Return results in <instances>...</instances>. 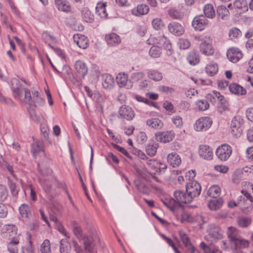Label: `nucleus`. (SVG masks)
Wrapping results in <instances>:
<instances>
[{
    "label": "nucleus",
    "instance_id": "1",
    "mask_svg": "<svg viewBox=\"0 0 253 253\" xmlns=\"http://www.w3.org/2000/svg\"><path fill=\"white\" fill-rule=\"evenodd\" d=\"M71 226L75 236L84 244L85 251L87 253H96V243L98 241L96 231L91 229L89 231V235H86L83 233L81 226L76 221H72Z\"/></svg>",
    "mask_w": 253,
    "mask_h": 253
},
{
    "label": "nucleus",
    "instance_id": "2",
    "mask_svg": "<svg viewBox=\"0 0 253 253\" xmlns=\"http://www.w3.org/2000/svg\"><path fill=\"white\" fill-rule=\"evenodd\" d=\"M195 176V171L193 170L186 173V178H188L190 180L186 184V191L190 197H192V200L194 197L198 196L201 191L200 184L197 181L192 180Z\"/></svg>",
    "mask_w": 253,
    "mask_h": 253
},
{
    "label": "nucleus",
    "instance_id": "3",
    "mask_svg": "<svg viewBox=\"0 0 253 253\" xmlns=\"http://www.w3.org/2000/svg\"><path fill=\"white\" fill-rule=\"evenodd\" d=\"M14 97L22 103H28L31 97L30 91L27 88L17 87L14 88L12 87Z\"/></svg>",
    "mask_w": 253,
    "mask_h": 253
},
{
    "label": "nucleus",
    "instance_id": "4",
    "mask_svg": "<svg viewBox=\"0 0 253 253\" xmlns=\"http://www.w3.org/2000/svg\"><path fill=\"white\" fill-rule=\"evenodd\" d=\"M232 152L231 147L228 144H223L216 149L215 154L220 161L224 162L229 159Z\"/></svg>",
    "mask_w": 253,
    "mask_h": 253
},
{
    "label": "nucleus",
    "instance_id": "5",
    "mask_svg": "<svg viewBox=\"0 0 253 253\" xmlns=\"http://www.w3.org/2000/svg\"><path fill=\"white\" fill-rule=\"evenodd\" d=\"M212 124V120L209 117H203L197 120L194 125L197 131H204L209 129Z\"/></svg>",
    "mask_w": 253,
    "mask_h": 253
},
{
    "label": "nucleus",
    "instance_id": "6",
    "mask_svg": "<svg viewBox=\"0 0 253 253\" xmlns=\"http://www.w3.org/2000/svg\"><path fill=\"white\" fill-rule=\"evenodd\" d=\"M200 44V50L207 56L212 55L214 53V49L211 44V40L209 36H206Z\"/></svg>",
    "mask_w": 253,
    "mask_h": 253
},
{
    "label": "nucleus",
    "instance_id": "7",
    "mask_svg": "<svg viewBox=\"0 0 253 253\" xmlns=\"http://www.w3.org/2000/svg\"><path fill=\"white\" fill-rule=\"evenodd\" d=\"M116 82L120 87L130 89L133 86L132 82L128 80V75L125 73H119L116 76Z\"/></svg>",
    "mask_w": 253,
    "mask_h": 253
},
{
    "label": "nucleus",
    "instance_id": "8",
    "mask_svg": "<svg viewBox=\"0 0 253 253\" xmlns=\"http://www.w3.org/2000/svg\"><path fill=\"white\" fill-rule=\"evenodd\" d=\"M226 56L230 61L235 63L242 58L243 54L239 48L231 47L227 50Z\"/></svg>",
    "mask_w": 253,
    "mask_h": 253
},
{
    "label": "nucleus",
    "instance_id": "9",
    "mask_svg": "<svg viewBox=\"0 0 253 253\" xmlns=\"http://www.w3.org/2000/svg\"><path fill=\"white\" fill-rule=\"evenodd\" d=\"M156 140L160 142L166 143L172 141L175 136L173 131L158 132L155 134Z\"/></svg>",
    "mask_w": 253,
    "mask_h": 253
},
{
    "label": "nucleus",
    "instance_id": "10",
    "mask_svg": "<svg viewBox=\"0 0 253 253\" xmlns=\"http://www.w3.org/2000/svg\"><path fill=\"white\" fill-rule=\"evenodd\" d=\"M243 120L239 116L233 118L231 123V129L232 134L235 136H238L242 132V125Z\"/></svg>",
    "mask_w": 253,
    "mask_h": 253
},
{
    "label": "nucleus",
    "instance_id": "11",
    "mask_svg": "<svg viewBox=\"0 0 253 253\" xmlns=\"http://www.w3.org/2000/svg\"><path fill=\"white\" fill-rule=\"evenodd\" d=\"M208 23V20L205 16L203 15H200L196 16L192 23L193 27L198 31L203 30Z\"/></svg>",
    "mask_w": 253,
    "mask_h": 253
},
{
    "label": "nucleus",
    "instance_id": "12",
    "mask_svg": "<svg viewBox=\"0 0 253 253\" xmlns=\"http://www.w3.org/2000/svg\"><path fill=\"white\" fill-rule=\"evenodd\" d=\"M103 87L106 90H111L115 86L114 78L110 74H104L100 76Z\"/></svg>",
    "mask_w": 253,
    "mask_h": 253
},
{
    "label": "nucleus",
    "instance_id": "13",
    "mask_svg": "<svg viewBox=\"0 0 253 253\" xmlns=\"http://www.w3.org/2000/svg\"><path fill=\"white\" fill-rule=\"evenodd\" d=\"M28 104L31 107H37L43 106L44 104V101L41 96L39 92L35 91L32 92V95L31 94Z\"/></svg>",
    "mask_w": 253,
    "mask_h": 253
},
{
    "label": "nucleus",
    "instance_id": "14",
    "mask_svg": "<svg viewBox=\"0 0 253 253\" xmlns=\"http://www.w3.org/2000/svg\"><path fill=\"white\" fill-rule=\"evenodd\" d=\"M199 154L201 158L207 160H211L213 157V152L211 148L206 145L199 146Z\"/></svg>",
    "mask_w": 253,
    "mask_h": 253
},
{
    "label": "nucleus",
    "instance_id": "15",
    "mask_svg": "<svg viewBox=\"0 0 253 253\" xmlns=\"http://www.w3.org/2000/svg\"><path fill=\"white\" fill-rule=\"evenodd\" d=\"M242 194L245 196V199L246 202L247 200L249 201V203L247 204V206L242 205V211L244 213H248L250 211H252L253 208V198L251 195V194L246 190H242Z\"/></svg>",
    "mask_w": 253,
    "mask_h": 253
},
{
    "label": "nucleus",
    "instance_id": "16",
    "mask_svg": "<svg viewBox=\"0 0 253 253\" xmlns=\"http://www.w3.org/2000/svg\"><path fill=\"white\" fill-rule=\"evenodd\" d=\"M174 196L180 204L181 203H189L192 201V197H190L186 191L185 193L181 190L174 192Z\"/></svg>",
    "mask_w": 253,
    "mask_h": 253
},
{
    "label": "nucleus",
    "instance_id": "17",
    "mask_svg": "<svg viewBox=\"0 0 253 253\" xmlns=\"http://www.w3.org/2000/svg\"><path fill=\"white\" fill-rule=\"evenodd\" d=\"M169 31L176 36H181L184 32L183 26L176 22H171L168 25Z\"/></svg>",
    "mask_w": 253,
    "mask_h": 253
},
{
    "label": "nucleus",
    "instance_id": "18",
    "mask_svg": "<svg viewBox=\"0 0 253 253\" xmlns=\"http://www.w3.org/2000/svg\"><path fill=\"white\" fill-rule=\"evenodd\" d=\"M164 205L171 211H174L181 207L177 200L172 198H165L161 199Z\"/></svg>",
    "mask_w": 253,
    "mask_h": 253
},
{
    "label": "nucleus",
    "instance_id": "19",
    "mask_svg": "<svg viewBox=\"0 0 253 253\" xmlns=\"http://www.w3.org/2000/svg\"><path fill=\"white\" fill-rule=\"evenodd\" d=\"M119 114L128 121L132 120L135 116L132 109L128 106H122L119 110Z\"/></svg>",
    "mask_w": 253,
    "mask_h": 253
},
{
    "label": "nucleus",
    "instance_id": "20",
    "mask_svg": "<svg viewBox=\"0 0 253 253\" xmlns=\"http://www.w3.org/2000/svg\"><path fill=\"white\" fill-rule=\"evenodd\" d=\"M73 40L74 42L81 48L85 49L88 46V40L84 35L78 34L74 35Z\"/></svg>",
    "mask_w": 253,
    "mask_h": 253
},
{
    "label": "nucleus",
    "instance_id": "21",
    "mask_svg": "<svg viewBox=\"0 0 253 253\" xmlns=\"http://www.w3.org/2000/svg\"><path fill=\"white\" fill-rule=\"evenodd\" d=\"M75 67L76 71L79 76L84 78L87 73V67L86 64L82 60H78L75 64Z\"/></svg>",
    "mask_w": 253,
    "mask_h": 253
},
{
    "label": "nucleus",
    "instance_id": "22",
    "mask_svg": "<svg viewBox=\"0 0 253 253\" xmlns=\"http://www.w3.org/2000/svg\"><path fill=\"white\" fill-rule=\"evenodd\" d=\"M105 40L107 43L112 46L117 45L121 42L120 36L114 33L106 35Z\"/></svg>",
    "mask_w": 253,
    "mask_h": 253
},
{
    "label": "nucleus",
    "instance_id": "23",
    "mask_svg": "<svg viewBox=\"0 0 253 253\" xmlns=\"http://www.w3.org/2000/svg\"><path fill=\"white\" fill-rule=\"evenodd\" d=\"M222 233V231L220 228L214 225H211L209 228V235L214 240L221 239Z\"/></svg>",
    "mask_w": 253,
    "mask_h": 253
},
{
    "label": "nucleus",
    "instance_id": "24",
    "mask_svg": "<svg viewBox=\"0 0 253 253\" xmlns=\"http://www.w3.org/2000/svg\"><path fill=\"white\" fill-rule=\"evenodd\" d=\"M149 11V6L145 4H140L135 8L132 9L131 12L133 15L139 16L146 14Z\"/></svg>",
    "mask_w": 253,
    "mask_h": 253
},
{
    "label": "nucleus",
    "instance_id": "25",
    "mask_svg": "<svg viewBox=\"0 0 253 253\" xmlns=\"http://www.w3.org/2000/svg\"><path fill=\"white\" fill-rule=\"evenodd\" d=\"M179 235L185 247L191 253H194L195 251V248L192 245L190 239L186 233L182 231H180L179 232Z\"/></svg>",
    "mask_w": 253,
    "mask_h": 253
},
{
    "label": "nucleus",
    "instance_id": "26",
    "mask_svg": "<svg viewBox=\"0 0 253 253\" xmlns=\"http://www.w3.org/2000/svg\"><path fill=\"white\" fill-rule=\"evenodd\" d=\"M43 151H44V148L42 143L38 140H34L31 149L33 157L35 158L40 152Z\"/></svg>",
    "mask_w": 253,
    "mask_h": 253
},
{
    "label": "nucleus",
    "instance_id": "27",
    "mask_svg": "<svg viewBox=\"0 0 253 253\" xmlns=\"http://www.w3.org/2000/svg\"><path fill=\"white\" fill-rule=\"evenodd\" d=\"M167 158L168 163L173 168L178 167L181 164L180 156L175 152L169 154Z\"/></svg>",
    "mask_w": 253,
    "mask_h": 253
},
{
    "label": "nucleus",
    "instance_id": "28",
    "mask_svg": "<svg viewBox=\"0 0 253 253\" xmlns=\"http://www.w3.org/2000/svg\"><path fill=\"white\" fill-rule=\"evenodd\" d=\"M55 4L60 11L68 12L71 9L70 4L67 0H55Z\"/></svg>",
    "mask_w": 253,
    "mask_h": 253
},
{
    "label": "nucleus",
    "instance_id": "29",
    "mask_svg": "<svg viewBox=\"0 0 253 253\" xmlns=\"http://www.w3.org/2000/svg\"><path fill=\"white\" fill-rule=\"evenodd\" d=\"M146 125L155 129H160L164 126L163 122L158 118L148 119L146 122Z\"/></svg>",
    "mask_w": 253,
    "mask_h": 253
},
{
    "label": "nucleus",
    "instance_id": "30",
    "mask_svg": "<svg viewBox=\"0 0 253 253\" xmlns=\"http://www.w3.org/2000/svg\"><path fill=\"white\" fill-rule=\"evenodd\" d=\"M227 234L231 242L234 244L241 237L237 229L233 227L228 228Z\"/></svg>",
    "mask_w": 253,
    "mask_h": 253
},
{
    "label": "nucleus",
    "instance_id": "31",
    "mask_svg": "<svg viewBox=\"0 0 253 253\" xmlns=\"http://www.w3.org/2000/svg\"><path fill=\"white\" fill-rule=\"evenodd\" d=\"M206 73L209 76H214L218 72V66L217 63L211 61L210 62L206 67Z\"/></svg>",
    "mask_w": 253,
    "mask_h": 253
},
{
    "label": "nucleus",
    "instance_id": "32",
    "mask_svg": "<svg viewBox=\"0 0 253 253\" xmlns=\"http://www.w3.org/2000/svg\"><path fill=\"white\" fill-rule=\"evenodd\" d=\"M106 6V3L98 2L96 6V13L102 18H106L108 16Z\"/></svg>",
    "mask_w": 253,
    "mask_h": 253
},
{
    "label": "nucleus",
    "instance_id": "33",
    "mask_svg": "<svg viewBox=\"0 0 253 253\" xmlns=\"http://www.w3.org/2000/svg\"><path fill=\"white\" fill-rule=\"evenodd\" d=\"M158 41L157 43L159 45L158 46H163L166 49L169 50L171 47V45L168 39L164 35L158 37L156 39Z\"/></svg>",
    "mask_w": 253,
    "mask_h": 253
},
{
    "label": "nucleus",
    "instance_id": "34",
    "mask_svg": "<svg viewBox=\"0 0 253 253\" xmlns=\"http://www.w3.org/2000/svg\"><path fill=\"white\" fill-rule=\"evenodd\" d=\"M228 88L231 92L238 95H244L246 93V90L243 87L236 84H230Z\"/></svg>",
    "mask_w": 253,
    "mask_h": 253
},
{
    "label": "nucleus",
    "instance_id": "35",
    "mask_svg": "<svg viewBox=\"0 0 253 253\" xmlns=\"http://www.w3.org/2000/svg\"><path fill=\"white\" fill-rule=\"evenodd\" d=\"M19 211L21 216L23 218H28L32 215L31 209L27 204H22L19 208Z\"/></svg>",
    "mask_w": 253,
    "mask_h": 253
},
{
    "label": "nucleus",
    "instance_id": "36",
    "mask_svg": "<svg viewBox=\"0 0 253 253\" xmlns=\"http://www.w3.org/2000/svg\"><path fill=\"white\" fill-rule=\"evenodd\" d=\"M222 203L221 199L214 198L209 202L208 206L210 210L216 211L221 208Z\"/></svg>",
    "mask_w": 253,
    "mask_h": 253
},
{
    "label": "nucleus",
    "instance_id": "37",
    "mask_svg": "<svg viewBox=\"0 0 253 253\" xmlns=\"http://www.w3.org/2000/svg\"><path fill=\"white\" fill-rule=\"evenodd\" d=\"M75 241L72 240L71 243H69L66 239H62L60 241V250L61 253H69L71 250V246H73L72 245V242ZM74 248V247H73Z\"/></svg>",
    "mask_w": 253,
    "mask_h": 253
},
{
    "label": "nucleus",
    "instance_id": "38",
    "mask_svg": "<svg viewBox=\"0 0 253 253\" xmlns=\"http://www.w3.org/2000/svg\"><path fill=\"white\" fill-rule=\"evenodd\" d=\"M159 147L158 143L154 142H149L146 147V152L150 156H154Z\"/></svg>",
    "mask_w": 253,
    "mask_h": 253
},
{
    "label": "nucleus",
    "instance_id": "39",
    "mask_svg": "<svg viewBox=\"0 0 253 253\" xmlns=\"http://www.w3.org/2000/svg\"><path fill=\"white\" fill-rule=\"evenodd\" d=\"M205 17L212 19L215 17V13L213 6L211 4H207L204 7Z\"/></svg>",
    "mask_w": 253,
    "mask_h": 253
},
{
    "label": "nucleus",
    "instance_id": "40",
    "mask_svg": "<svg viewBox=\"0 0 253 253\" xmlns=\"http://www.w3.org/2000/svg\"><path fill=\"white\" fill-rule=\"evenodd\" d=\"M187 59L188 62L192 65H196L200 61L199 54L195 51L189 52L187 56Z\"/></svg>",
    "mask_w": 253,
    "mask_h": 253
},
{
    "label": "nucleus",
    "instance_id": "41",
    "mask_svg": "<svg viewBox=\"0 0 253 253\" xmlns=\"http://www.w3.org/2000/svg\"><path fill=\"white\" fill-rule=\"evenodd\" d=\"M147 76L149 78L155 81H160L163 79L162 73L155 70H149L147 72Z\"/></svg>",
    "mask_w": 253,
    "mask_h": 253
},
{
    "label": "nucleus",
    "instance_id": "42",
    "mask_svg": "<svg viewBox=\"0 0 253 253\" xmlns=\"http://www.w3.org/2000/svg\"><path fill=\"white\" fill-rule=\"evenodd\" d=\"M217 13L219 17L222 19H226L229 15L228 9L223 5H220L217 7Z\"/></svg>",
    "mask_w": 253,
    "mask_h": 253
},
{
    "label": "nucleus",
    "instance_id": "43",
    "mask_svg": "<svg viewBox=\"0 0 253 253\" xmlns=\"http://www.w3.org/2000/svg\"><path fill=\"white\" fill-rule=\"evenodd\" d=\"M19 243V240L17 238H13L7 244V249L11 253H17L18 249L16 245Z\"/></svg>",
    "mask_w": 253,
    "mask_h": 253
},
{
    "label": "nucleus",
    "instance_id": "44",
    "mask_svg": "<svg viewBox=\"0 0 253 253\" xmlns=\"http://www.w3.org/2000/svg\"><path fill=\"white\" fill-rule=\"evenodd\" d=\"M4 229L5 230L6 236H8L12 239L15 238V236L16 234V227L14 225H6L5 226Z\"/></svg>",
    "mask_w": 253,
    "mask_h": 253
},
{
    "label": "nucleus",
    "instance_id": "45",
    "mask_svg": "<svg viewBox=\"0 0 253 253\" xmlns=\"http://www.w3.org/2000/svg\"><path fill=\"white\" fill-rule=\"evenodd\" d=\"M220 193V188L217 185L211 186L208 191V195L213 198H216Z\"/></svg>",
    "mask_w": 253,
    "mask_h": 253
},
{
    "label": "nucleus",
    "instance_id": "46",
    "mask_svg": "<svg viewBox=\"0 0 253 253\" xmlns=\"http://www.w3.org/2000/svg\"><path fill=\"white\" fill-rule=\"evenodd\" d=\"M147 164L149 167V168L151 170L154 171V173L158 172V167L160 166V164L159 162H157L154 159H151L148 160L147 161Z\"/></svg>",
    "mask_w": 253,
    "mask_h": 253
},
{
    "label": "nucleus",
    "instance_id": "47",
    "mask_svg": "<svg viewBox=\"0 0 253 253\" xmlns=\"http://www.w3.org/2000/svg\"><path fill=\"white\" fill-rule=\"evenodd\" d=\"M243 171L241 169L236 170L232 174V180L235 184H238L242 179Z\"/></svg>",
    "mask_w": 253,
    "mask_h": 253
},
{
    "label": "nucleus",
    "instance_id": "48",
    "mask_svg": "<svg viewBox=\"0 0 253 253\" xmlns=\"http://www.w3.org/2000/svg\"><path fill=\"white\" fill-rule=\"evenodd\" d=\"M252 220L249 217H239L237 219L238 225L242 228H246L250 225Z\"/></svg>",
    "mask_w": 253,
    "mask_h": 253
},
{
    "label": "nucleus",
    "instance_id": "49",
    "mask_svg": "<svg viewBox=\"0 0 253 253\" xmlns=\"http://www.w3.org/2000/svg\"><path fill=\"white\" fill-rule=\"evenodd\" d=\"M161 54V49L159 46L154 45L152 46L149 50V54L154 58H157Z\"/></svg>",
    "mask_w": 253,
    "mask_h": 253
},
{
    "label": "nucleus",
    "instance_id": "50",
    "mask_svg": "<svg viewBox=\"0 0 253 253\" xmlns=\"http://www.w3.org/2000/svg\"><path fill=\"white\" fill-rule=\"evenodd\" d=\"M196 105L200 111H205L209 107V104L208 101L204 99L198 100L196 103Z\"/></svg>",
    "mask_w": 253,
    "mask_h": 253
},
{
    "label": "nucleus",
    "instance_id": "51",
    "mask_svg": "<svg viewBox=\"0 0 253 253\" xmlns=\"http://www.w3.org/2000/svg\"><path fill=\"white\" fill-rule=\"evenodd\" d=\"M152 25L153 28L156 30H161L164 26V23L160 18H156L154 19L152 21Z\"/></svg>",
    "mask_w": 253,
    "mask_h": 253
},
{
    "label": "nucleus",
    "instance_id": "52",
    "mask_svg": "<svg viewBox=\"0 0 253 253\" xmlns=\"http://www.w3.org/2000/svg\"><path fill=\"white\" fill-rule=\"evenodd\" d=\"M41 251L42 253H51L50 242L45 239L41 245Z\"/></svg>",
    "mask_w": 253,
    "mask_h": 253
},
{
    "label": "nucleus",
    "instance_id": "53",
    "mask_svg": "<svg viewBox=\"0 0 253 253\" xmlns=\"http://www.w3.org/2000/svg\"><path fill=\"white\" fill-rule=\"evenodd\" d=\"M145 75V73L142 71L136 72L131 74L130 79L133 82H138L143 79Z\"/></svg>",
    "mask_w": 253,
    "mask_h": 253
},
{
    "label": "nucleus",
    "instance_id": "54",
    "mask_svg": "<svg viewBox=\"0 0 253 253\" xmlns=\"http://www.w3.org/2000/svg\"><path fill=\"white\" fill-rule=\"evenodd\" d=\"M219 104L218 107L220 113L229 110V103L225 98L219 101Z\"/></svg>",
    "mask_w": 253,
    "mask_h": 253
},
{
    "label": "nucleus",
    "instance_id": "55",
    "mask_svg": "<svg viewBox=\"0 0 253 253\" xmlns=\"http://www.w3.org/2000/svg\"><path fill=\"white\" fill-rule=\"evenodd\" d=\"M234 245L236 248H245L249 246V242L246 240H244L240 237L235 243Z\"/></svg>",
    "mask_w": 253,
    "mask_h": 253
},
{
    "label": "nucleus",
    "instance_id": "56",
    "mask_svg": "<svg viewBox=\"0 0 253 253\" xmlns=\"http://www.w3.org/2000/svg\"><path fill=\"white\" fill-rule=\"evenodd\" d=\"M178 45L180 49H186L190 47V42L187 39L181 38L178 42Z\"/></svg>",
    "mask_w": 253,
    "mask_h": 253
},
{
    "label": "nucleus",
    "instance_id": "57",
    "mask_svg": "<svg viewBox=\"0 0 253 253\" xmlns=\"http://www.w3.org/2000/svg\"><path fill=\"white\" fill-rule=\"evenodd\" d=\"M82 16L84 20L88 23H92L93 21V15L91 14L89 10L83 11L82 12Z\"/></svg>",
    "mask_w": 253,
    "mask_h": 253
},
{
    "label": "nucleus",
    "instance_id": "58",
    "mask_svg": "<svg viewBox=\"0 0 253 253\" xmlns=\"http://www.w3.org/2000/svg\"><path fill=\"white\" fill-rule=\"evenodd\" d=\"M41 130L44 140L48 141L49 143H51V141L48 139L49 129L45 124H42L41 125Z\"/></svg>",
    "mask_w": 253,
    "mask_h": 253
},
{
    "label": "nucleus",
    "instance_id": "59",
    "mask_svg": "<svg viewBox=\"0 0 253 253\" xmlns=\"http://www.w3.org/2000/svg\"><path fill=\"white\" fill-rule=\"evenodd\" d=\"M235 8L239 9L246 8L247 6V1L245 0H236L233 3Z\"/></svg>",
    "mask_w": 253,
    "mask_h": 253
},
{
    "label": "nucleus",
    "instance_id": "60",
    "mask_svg": "<svg viewBox=\"0 0 253 253\" xmlns=\"http://www.w3.org/2000/svg\"><path fill=\"white\" fill-rule=\"evenodd\" d=\"M8 192L5 186L0 185V201H4L7 198Z\"/></svg>",
    "mask_w": 253,
    "mask_h": 253
},
{
    "label": "nucleus",
    "instance_id": "61",
    "mask_svg": "<svg viewBox=\"0 0 253 253\" xmlns=\"http://www.w3.org/2000/svg\"><path fill=\"white\" fill-rule=\"evenodd\" d=\"M241 35V31L236 28L231 29L229 32V36L231 39L237 38Z\"/></svg>",
    "mask_w": 253,
    "mask_h": 253
},
{
    "label": "nucleus",
    "instance_id": "62",
    "mask_svg": "<svg viewBox=\"0 0 253 253\" xmlns=\"http://www.w3.org/2000/svg\"><path fill=\"white\" fill-rule=\"evenodd\" d=\"M54 225L55 226V228L59 232L63 234L65 237H67L68 238H69V236L68 235V232L66 231L65 229L60 222H59L58 223H56L55 225Z\"/></svg>",
    "mask_w": 253,
    "mask_h": 253
},
{
    "label": "nucleus",
    "instance_id": "63",
    "mask_svg": "<svg viewBox=\"0 0 253 253\" xmlns=\"http://www.w3.org/2000/svg\"><path fill=\"white\" fill-rule=\"evenodd\" d=\"M133 98L139 102H143L149 105H153L154 104L153 102L149 101L147 99L144 98L139 95H134Z\"/></svg>",
    "mask_w": 253,
    "mask_h": 253
},
{
    "label": "nucleus",
    "instance_id": "64",
    "mask_svg": "<svg viewBox=\"0 0 253 253\" xmlns=\"http://www.w3.org/2000/svg\"><path fill=\"white\" fill-rule=\"evenodd\" d=\"M22 253H34L32 243L31 240L29 241V243L26 246L22 248Z\"/></svg>",
    "mask_w": 253,
    "mask_h": 253
}]
</instances>
